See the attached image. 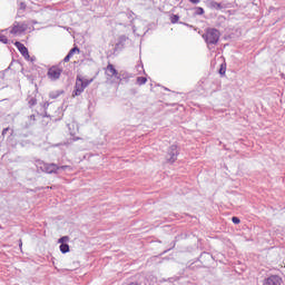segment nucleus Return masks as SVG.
Returning <instances> with one entry per match:
<instances>
[{
	"mask_svg": "<svg viewBox=\"0 0 285 285\" xmlns=\"http://www.w3.org/2000/svg\"><path fill=\"white\" fill-rule=\"evenodd\" d=\"M219 37H222V33H219V30L215 28L206 29L205 33L203 35V39H205L207 46L217 45L219 42Z\"/></svg>",
	"mask_w": 285,
	"mask_h": 285,
	"instance_id": "nucleus-1",
	"label": "nucleus"
},
{
	"mask_svg": "<svg viewBox=\"0 0 285 285\" xmlns=\"http://www.w3.org/2000/svg\"><path fill=\"white\" fill-rule=\"evenodd\" d=\"M90 83H92V79L88 80L81 76H77L72 97H79L86 90V87L90 86Z\"/></svg>",
	"mask_w": 285,
	"mask_h": 285,
	"instance_id": "nucleus-2",
	"label": "nucleus"
},
{
	"mask_svg": "<svg viewBox=\"0 0 285 285\" xmlns=\"http://www.w3.org/2000/svg\"><path fill=\"white\" fill-rule=\"evenodd\" d=\"M62 72H63L62 68L53 66V67L49 68L47 76L51 81H57V79H59V77H61Z\"/></svg>",
	"mask_w": 285,
	"mask_h": 285,
	"instance_id": "nucleus-3",
	"label": "nucleus"
},
{
	"mask_svg": "<svg viewBox=\"0 0 285 285\" xmlns=\"http://www.w3.org/2000/svg\"><path fill=\"white\" fill-rule=\"evenodd\" d=\"M40 168L43 173H47L48 175H52V174H57V171L59 170V165L41 163Z\"/></svg>",
	"mask_w": 285,
	"mask_h": 285,
	"instance_id": "nucleus-4",
	"label": "nucleus"
},
{
	"mask_svg": "<svg viewBox=\"0 0 285 285\" xmlns=\"http://www.w3.org/2000/svg\"><path fill=\"white\" fill-rule=\"evenodd\" d=\"M178 155H179V150L177 145H171L168 149L167 161L175 164V161H177Z\"/></svg>",
	"mask_w": 285,
	"mask_h": 285,
	"instance_id": "nucleus-5",
	"label": "nucleus"
},
{
	"mask_svg": "<svg viewBox=\"0 0 285 285\" xmlns=\"http://www.w3.org/2000/svg\"><path fill=\"white\" fill-rule=\"evenodd\" d=\"M27 30H28V24L16 22L12 26L10 32L11 35H22V32H26Z\"/></svg>",
	"mask_w": 285,
	"mask_h": 285,
	"instance_id": "nucleus-6",
	"label": "nucleus"
},
{
	"mask_svg": "<svg viewBox=\"0 0 285 285\" xmlns=\"http://www.w3.org/2000/svg\"><path fill=\"white\" fill-rule=\"evenodd\" d=\"M284 281L277 275H272L265 279L264 285H283Z\"/></svg>",
	"mask_w": 285,
	"mask_h": 285,
	"instance_id": "nucleus-7",
	"label": "nucleus"
},
{
	"mask_svg": "<svg viewBox=\"0 0 285 285\" xmlns=\"http://www.w3.org/2000/svg\"><path fill=\"white\" fill-rule=\"evenodd\" d=\"M105 73L110 79H112V77H119V72L117 71V69L115 68V66L112 63L107 65V67L105 68Z\"/></svg>",
	"mask_w": 285,
	"mask_h": 285,
	"instance_id": "nucleus-8",
	"label": "nucleus"
},
{
	"mask_svg": "<svg viewBox=\"0 0 285 285\" xmlns=\"http://www.w3.org/2000/svg\"><path fill=\"white\" fill-rule=\"evenodd\" d=\"M14 46L19 50V52L22 55V57H24L26 59H30V53L28 52V48L23 43L16 41Z\"/></svg>",
	"mask_w": 285,
	"mask_h": 285,
	"instance_id": "nucleus-9",
	"label": "nucleus"
},
{
	"mask_svg": "<svg viewBox=\"0 0 285 285\" xmlns=\"http://www.w3.org/2000/svg\"><path fill=\"white\" fill-rule=\"evenodd\" d=\"M76 52L79 55L80 50L78 49V47H73L69 53L65 57L63 61L65 63H68V61H70V59H72V57L76 55Z\"/></svg>",
	"mask_w": 285,
	"mask_h": 285,
	"instance_id": "nucleus-10",
	"label": "nucleus"
},
{
	"mask_svg": "<svg viewBox=\"0 0 285 285\" xmlns=\"http://www.w3.org/2000/svg\"><path fill=\"white\" fill-rule=\"evenodd\" d=\"M209 8H213L214 10H222V8H224V7L222 6V3H219L215 0H212L209 2Z\"/></svg>",
	"mask_w": 285,
	"mask_h": 285,
	"instance_id": "nucleus-11",
	"label": "nucleus"
},
{
	"mask_svg": "<svg viewBox=\"0 0 285 285\" xmlns=\"http://www.w3.org/2000/svg\"><path fill=\"white\" fill-rule=\"evenodd\" d=\"M60 253H70V246L68 244H61L60 245Z\"/></svg>",
	"mask_w": 285,
	"mask_h": 285,
	"instance_id": "nucleus-12",
	"label": "nucleus"
},
{
	"mask_svg": "<svg viewBox=\"0 0 285 285\" xmlns=\"http://www.w3.org/2000/svg\"><path fill=\"white\" fill-rule=\"evenodd\" d=\"M147 81H148V78H146V77H138L137 78L138 86H144Z\"/></svg>",
	"mask_w": 285,
	"mask_h": 285,
	"instance_id": "nucleus-13",
	"label": "nucleus"
},
{
	"mask_svg": "<svg viewBox=\"0 0 285 285\" xmlns=\"http://www.w3.org/2000/svg\"><path fill=\"white\" fill-rule=\"evenodd\" d=\"M68 242H70V237L62 236L61 238H59L58 244H66Z\"/></svg>",
	"mask_w": 285,
	"mask_h": 285,
	"instance_id": "nucleus-14",
	"label": "nucleus"
},
{
	"mask_svg": "<svg viewBox=\"0 0 285 285\" xmlns=\"http://www.w3.org/2000/svg\"><path fill=\"white\" fill-rule=\"evenodd\" d=\"M219 75H226V62L220 65Z\"/></svg>",
	"mask_w": 285,
	"mask_h": 285,
	"instance_id": "nucleus-15",
	"label": "nucleus"
},
{
	"mask_svg": "<svg viewBox=\"0 0 285 285\" xmlns=\"http://www.w3.org/2000/svg\"><path fill=\"white\" fill-rule=\"evenodd\" d=\"M170 21H171V23H177V22L179 21V16L173 14V16L170 17Z\"/></svg>",
	"mask_w": 285,
	"mask_h": 285,
	"instance_id": "nucleus-16",
	"label": "nucleus"
},
{
	"mask_svg": "<svg viewBox=\"0 0 285 285\" xmlns=\"http://www.w3.org/2000/svg\"><path fill=\"white\" fill-rule=\"evenodd\" d=\"M196 14H199V16L204 14V8L197 7L196 8Z\"/></svg>",
	"mask_w": 285,
	"mask_h": 285,
	"instance_id": "nucleus-17",
	"label": "nucleus"
},
{
	"mask_svg": "<svg viewBox=\"0 0 285 285\" xmlns=\"http://www.w3.org/2000/svg\"><path fill=\"white\" fill-rule=\"evenodd\" d=\"M232 222L233 224H242V220L239 219V217H236V216L232 218Z\"/></svg>",
	"mask_w": 285,
	"mask_h": 285,
	"instance_id": "nucleus-18",
	"label": "nucleus"
},
{
	"mask_svg": "<svg viewBox=\"0 0 285 285\" xmlns=\"http://www.w3.org/2000/svg\"><path fill=\"white\" fill-rule=\"evenodd\" d=\"M189 3H193L194 6H197V3H200L202 0H188Z\"/></svg>",
	"mask_w": 285,
	"mask_h": 285,
	"instance_id": "nucleus-19",
	"label": "nucleus"
},
{
	"mask_svg": "<svg viewBox=\"0 0 285 285\" xmlns=\"http://www.w3.org/2000/svg\"><path fill=\"white\" fill-rule=\"evenodd\" d=\"M68 168H70V166L63 165L59 167V170H68Z\"/></svg>",
	"mask_w": 285,
	"mask_h": 285,
	"instance_id": "nucleus-20",
	"label": "nucleus"
},
{
	"mask_svg": "<svg viewBox=\"0 0 285 285\" xmlns=\"http://www.w3.org/2000/svg\"><path fill=\"white\" fill-rule=\"evenodd\" d=\"M9 130H10V128H4V129L2 130V135L6 136Z\"/></svg>",
	"mask_w": 285,
	"mask_h": 285,
	"instance_id": "nucleus-21",
	"label": "nucleus"
},
{
	"mask_svg": "<svg viewBox=\"0 0 285 285\" xmlns=\"http://www.w3.org/2000/svg\"><path fill=\"white\" fill-rule=\"evenodd\" d=\"M4 43H8V39L4 40Z\"/></svg>",
	"mask_w": 285,
	"mask_h": 285,
	"instance_id": "nucleus-22",
	"label": "nucleus"
}]
</instances>
